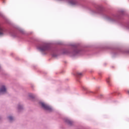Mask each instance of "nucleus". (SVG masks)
<instances>
[{"label": "nucleus", "instance_id": "1", "mask_svg": "<svg viewBox=\"0 0 129 129\" xmlns=\"http://www.w3.org/2000/svg\"><path fill=\"white\" fill-rule=\"evenodd\" d=\"M94 14H101L103 15L105 20L111 22V23H115L117 22L118 20H119L121 18V16L124 15V11L121 10L120 11V15H114L112 14H108L107 13H102V8L99 7L97 8L96 10L93 11Z\"/></svg>", "mask_w": 129, "mask_h": 129}, {"label": "nucleus", "instance_id": "2", "mask_svg": "<svg viewBox=\"0 0 129 129\" xmlns=\"http://www.w3.org/2000/svg\"><path fill=\"white\" fill-rule=\"evenodd\" d=\"M37 49L39 50V51L41 52L42 54H45V52H48V51H50L53 58H57L59 55L58 49L56 48H51L50 44L46 43H42L39 44L37 47Z\"/></svg>", "mask_w": 129, "mask_h": 129}, {"label": "nucleus", "instance_id": "3", "mask_svg": "<svg viewBox=\"0 0 129 129\" xmlns=\"http://www.w3.org/2000/svg\"><path fill=\"white\" fill-rule=\"evenodd\" d=\"M71 48L70 49H64L62 53L66 55H70L71 56H77L79 54H81L82 49L80 45L78 44H71Z\"/></svg>", "mask_w": 129, "mask_h": 129}, {"label": "nucleus", "instance_id": "4", "mask_svg": "<svg viewBox=\"0 0 129 129\" xmlns=\"http://www.w3.org/2000/svg\"><path fill=\"white\" fill-rule=\"evenodd\" d=\"M39 104L41 105L42 108L44 109V110H46L49 112H52L53 111V108L50 105L46 104L43 102H39Z\"/></svg>", "mask_w": 129, "mask_h": 129}, {"label": "nucleus", "instance_id": "5", "mask_svg": "<svg viewBox=\"0 0 129 129\" xmlns=\"http://www.w3.org/2000/svg\"><path fill=\"white\" fill-rule=\"evenodd\" d=\"M60 2H67V3H69L70 5L71 6H74L76 7L77 6H80V0H58Z\"/></svg>", "mask_w": 129, "mask_h": 129}, {"label": "nucleus", "instance_id": "6", "mask_svg": "<svg viewBox=\"0 0 129 129\" xmlns=\"http://www.w3.org/2000/svg\"><path fill=\"white\" fill-rule=\"evenodd\" d=\"M8 93V89L7 86L5 85H2L0 86V96L2 95H5Z\"/></svg>", "mask_w": 129, "mask_h": 129}, {"label": "nucleus", "instance_id": "7", "mask_svg": "<svg viewBox=\"0 0 129 129\" xmlns=\"http://www.w3.org/2000/svg\"><path fill=\"white\" fill-rule=\"evenodd\" d=\"M17 109L19 112H21V111H23L24 110V104L22 103H19L17 105Z\"/></svg>", "mask_w": 129, "mask_h": 129}, {"label": "nucleus", "instance_id": "8", "mask_svg": "<svg viewBox=\"0 0 129 129\" xmlns=\"http://www.w3.org/2000/svg\"><path fill=\"white\" fill-rule=\"evenodd\" d=\"M64 122L67 123V124H68V125H70V126H72V125H74V121H72L70 119L68 118H65L64 119Z\"/></svg>", "mask_w": 129, "mask_h": 129}, {"label": "nucleus", "instance_id": "9", "mask_svg": "<svg viewBox=\"0 0 129 129\" xmlns=\"http://www.w3.org/2000/svg\"><path fill=\"white\" fill-rule=\"evenodd\" d=\"M7 119H8L9 121H10V122H13V121L15 120V119H14V116L12 115L8 116L7 117Z\"/></svg>", "mask_w": 129, "mask_h": 129}, {"label": "nucleus", "instance_id": "10", "mask_svg": "<svg viewBox=\"0 0 129 129\" xmlns=\"http://www.w3.org/2000/svg\"><path fill=\"white\" fill-rule=\"evenodd\" d=\"M75 76H76L78 78H80L82 76V73L77 72L76 74H74Z\"/></svg>", "mask_w": 129, "mask_h": 129}, {"label": "nucleus", "instance_id": "11", "mask_svg": "<svg viewBox=\"0 0 129 129\" xmlns=\"http://www.w3.org/2000/svg\"><path fill=\"white\" fill-rule=\"evenodd\" d=\"M29 97L30 98H32V99H34V98H36L37 97V96L34 94L30 93L29 94Z\"/></svg>", "mask_w": 129, "mask_h": 129}, {"label": "nucleus", "instance_id": "12", "mask_svg": "<svg viewBox=\"0 0 129 129\" xmlns=\"http://www.w3.org/2000/svg\"><path fill=\"white\" fill-rule=\"evenodd\" d=\"M4 32H5L4 28L0 26V37L4 36Z\"/></svg>", "mask_w": 129, "mask_h": 129}, {"label": "nucleus", "instance_id": "13", "mask_svg": "<svg viewBox=\"0 0 129 129\" xmlns=\"http://www.w3.org/2000/svg\"><path fill=\"white\" fill-rule=\"evenodd\" d=\"M18 30L20 32V33L21 34H25V31H24V30L21 29V28H19Z\"/></svg>", "mask_w": 129, "mask_h": 129}, {"label": "nucleus", "instance_id": "14", "mask_svg": "<svg viewBox=\"0 0 129 129\" xmlns=\"http://www.w3.org/2000/svg\"><path fill=\"white\" fill-rule=\"evenodd\" d=\"M106 81L108 84H109V85H110V79L109 78L107 79Z\"/></svg>", "mask_w": 129, "mask_h": 129}, {"label": "nucleus", "instance_id": "15", "mask_svg": "<svg viewBox=\"0 0 129 129\" xmlns=\"http://www.w3.org/2000/svg\"><path fill=\"white\" fill-rule=\"evenodd\" d=\"M0 17H2V18H5V16H4V14H3L2 12H0Z\"/></svg>", "mask_w": 129, "mask_h": 129}, {"label": "nucleus", "instance_id": "16", "mask_svg": "<svg viewBox=\"0 0 129 129\" xmlns=\"http://www.w3.org/2000/svg\"><path fill=\"white\" fill-rule=\"evenodd\" d=\"M12 36H13V37H17V34L13 33H12Z\"/></svg>", "mask_w": 129, "mask_h": 129}, {"label": "nucleus", "instance_id": "17", "mask_svg": "<svg viewBox=\"0 0 129 129\" xmlns=\"http://www.w3.org/2000/svg\"><path fill=\"white\" fill-rule=\"evenodd\" d=\"M102 96H103V95L101 94L99 96L100 98H101V97H102Z\"/></svg>", "mask_w": 129, "mask_h": 129}, {"label": "nucleus", "instance_id": "18", "mask_svg": "<svg viewBox=\"0 0 129 129\" xmlns=\"http://www.w3.org/2000/svg\"><path fill=\"white\" fill-rule=\"evenodd\" d=\"M127 29H129V24L127 26Z\"/></svg>", "mask_w": 129, "mask_h": 129}, {"label": "nucleus", "instance_id": "19", "mask_svg": "<svg viewBox=\"0 0 129 129\" xmlns=\"http://www.w3.org/2000/svg\"><path fill=\"white\" fill-rule=\"evenodd\" d=\"M3 3H5V0H3Z\"/></svg>", "mask_w": 129, "mask_h": 129}, {"label": "nucleus", "instance_id": "20", "mask_svg": "<svg viewBox=\"0 0 129 129\" xmlns=\"http://www.w3.org/2000/svg\"><path fill=\"white\" fill-rule=\"evenodd\" d=\"M2 118L0 117V119H1Z\"/></svg>", "mask_w": 129, "mask_h": 129}, {"label": "nucleus", "instance_id": "21", "mask_svg": "<svg viewBox=\"0 0 129 129\" xmlns=\"http://www.w3.org/2000/svg\"><path fill=\"white\" fill-rule=\"evenodd\" d=\"M128 53H129V51L128 52Z\"/></svg>", "mask_w": 129, "mask_h": 129}]
</instances>
